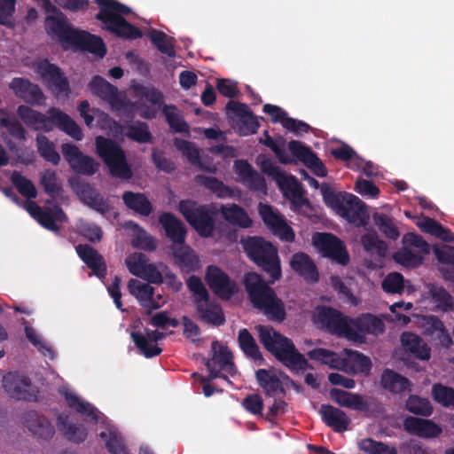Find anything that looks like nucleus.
Listing matches in <instances>:
<instances>
[{"label":"nucleus","mask_w":454,"mask_h":454,"mask_svg":"<svg viewBox=\"0 0 454 454\" xmlns=\"http://www.w3.org/2000/svg\"><path fill=\"white\" fill-rule=\"evenodd\" d=\"M330 396L338 405L363 412L369 418L381 415L385 411L383 403L374 397H364L340 388H332Z\"/></svg>","instance_id":"nucleus-7"},{"label":"nucleus","mask_w":454,"mask_h":454,"mask_svg":"<svg viewBox=\"0 0 454 454\" xmlns=\"http://www.w3.org/2000/svg\"><path fill=\"white\" fill-rule=\"evenodd\" d=\"M312 243L324 257L343 266L349 262V254L344 242L335 235L328 232H316L312 237Z\"/></svg>","instance_id":"nucleus-9"},{"label":"nucleus","mask_w":454,"mask_h":454,"mask_svg":"<svg viewBox=\"0 0 454 454\" xmlns=\"http://www.w3.org/2000/svg\"><path fill=\"white\" fill-rule=\"evenodd\" d=\"M67 220V215L60 206L55 205L52 207H48L42 212L36 221L45 229L59 231V226L56 222H64Z\"/></svg>","instance_id":"nucleus-44"},{"label":"nucleus","mask_w":454,"mask_h":454,"mask_svg":"<svg viewBox=\"0 0 454 454\" xmlns=\"http://www.w3.org/2000/svg\"><path fill=\"white\" fill-rule=\"evenodd\" d=\"M255 378L266 396L275 397L277 395L284 396L286 395V389L282 381L277 374L270 370H257L255 372Z\"/></svg>","instance_id":"nucleus-31"},{"label":"nucleus","mask_w":454,"mask_h":454,"mask_svg":"<svg viewBox=\"0 0 454 454\" xmlns=\"http://www.w3.org/2000/svg\"><path fill=\"white\" fill-rule=\"evenodd\" d=\"M25 424L34 435L45 441L51 439L55 434L54 426L46 417L36 411H29L26 414Z\"/></svg>","instance_id":"nucleus-29"},{"label":"nucleus","mask_w":454,"mask_h":454,"mask_svg":"<svg viewBox=\"0 0 454 454\" xmlns=\"http://www.w3.org/2000/svg\"><path fill=\"white\" fill-rule=\"evenodd\" d=\"M318 413L322 421L335 433H343L348 430L351 419L344 411L324 403L321 404Z\"/></svg>","instance_id":"nucleus-25"},{"label":"nucleus","mask_w":454,"mask_h":454,"mask_svg":"<svg viewBox=\"0 0 454 454\" xmlns=\"http://www.w3.org/2000/svg\"><path fill=\"white\" fill-rule=\"evenodd\" d=\"M219 212L225 221L241 228H249L253 222L246 210L237 204L221 205Z\"/></svg>","instance_id":"nucleus-36"},{"label":"nucleus","mask_w":454,"mask_h":454,"mask_svg":"<svg viewBox=\"0 0 454 454\" xmlns=\"http://www.w3.org/2000/svg\"><path fill=\"white\" fill-rule=\"evenodd\" d=\"M348 340L364 342L366 334L380 335L385 332L384 322L378 317L366 313L350 319Z\"/></svg>","instance_id":"nucleus-12"},{"label":"nucleus","mask_w":454,"mask_h":454,"mask_svg":"<svg viewBox=\"0 0 454 454\" xmlns=\"http://www.w3.org/2000/svg\"><path fill=\"white\" fill-rule=\"evenodd\" d=\"M39 70L43 80L56 97L69 96L71 93L69 82L58 66L45 62L40 65Z\"/></svg>","instance_id":"nucleus-15"},{"label":"nucleus","mask_w":454,"mask_h":454,"mask_svg":"<svg viewBox=\"0 0 454 454\" xmlns=\"http://www.w3.org/2000/svg\"><path fill=\"white\" fill-rule=\"evenodd\" d=\"M70 47L90 52L99 58L105 57L106 48L101 37L86 31H77Z\"/></svg>","instance_id":"nucleus-26"},{"label":"nucleus","mask_w":454,"mask_h":454,"mask_svg":"<svg viewBox=\"0 0 454 454\" xmlns=\"http://www.w3.org/2000/svg\"><path fill=\"white\" fill-rule=\"evenodd\" d=\"M358 447L361 451L366 454H398L395 446H390L372 438L363 439L358 443Z\"/></svg>","instance_id":"nucleus-53"},{"label":"nucleus","mask_w":454,"mask_h":454,"mask_svg":"<svg viewBox=\"0 0 454 454\" xmlns=\"http://www.w3.org/2000/svg\"><path fill=\"white\" fill-rule=\"evenodd\" d=\"M380 386L394 395L410 393L412 390V383L408 378L387 368L381 374Z\"/></svg>","instance_id":"nucleus-27"},{"label":"nucleus","mask_w":454,"mask_h":454,"mask_svg":"<svg viewBox=\"0 0 454 454\" xmlns=\"http://www.w3.org/2000/svg\"><path fill=\"white\" fill-rule=\"evenodd\" d=\"M58 427L67 440L75 443L82 442L87 438V430L83 427L69 422L67 415L58 416Z\"/></svg>","instance_id":"nucleus-40"},{"label":"nucleus","mask_w":454,"mask_h":454,"mask_svg":"<svg viewBox=\"0 0 454 454\" xmlns=\"http://www.w3.org/2000/svg\"><path fill=\"white\" fill-rule=\"evenodd\" d=\"M130 337L135 346L146 358L157 356L162 352V349L157 344L153 345L149 341L157 342L164 339L165 335L163 333L145 328V333L142 332H131Z\"/></svg>","instance_id":"nucleus-21"},{"label":"nucleus","mask_w":454,"mask_h":454,"mask_svg":"<svg viewBox=\"0 0 454 454\" xmlns=\"http://www.w3.org/2000/svg\"><path fill=\"white\" fill-rule=\"evenodd\" d=\"M205 280L212 292L222 300H230L238 291L236 282L215 265L207 267Z\"/></svg>","instance_id":"nucleus-13"},{"label":"nucleus","mask_w":454,"mask_h":454,"mask_svg":"<svg viewBox=\"0 0 454 454\" xmlns=\"http://www.w3.org/2000/svg\"><path fill=\"white\" fill-rule=\"evenodd\" d=\"M309 359L329 365L333 369L346 370L348 367L347 359H342L337 353L323 348H316L307 353Z\"/></svg>","instance_id":"nucleus-37"},{"label":"nucleus","mask_w":454,"mask_h":454,"mask_svg":"<svg viewBox=\"0 0 454 454\" xmlns=\"http://www.w3.org/2000/svg\"><path fill=\"white\" fill-rule=\"evenodd\" d=\"M149 38L152 43L161 52L168 57H174L176 51L173 44L168 39L167 35L156 29H153L149 32Z\"/></svg>","instance_id":"nucleus-62"},{"label":"nucleus","mask_w":454,"mask_h":454,"mask_svg":"<svg viewBox=\"0 0 454 454\" xmlns=\"http://www.w3.org/2000/svg\"><path fill=\"white\" fill-rule=\"evenodd\" d=\"M9 87L14 94L27 104L41 106L45 97L37 84L32 83L28 79L15 77Z\"/></svg>","instance_id":"nucleus-20"},{"label":"nucleus","mask_w":454,"mask_h":454,"mask_svg":"<svg viewBox=\"0 0 454 454\" xmlns=\"http://www.w3.org/2000/svg\"><path fill=\"white\" fill-rule=\"evenodd\" d=\"M213 356L211 359L205 361V365L209 372L211 380L223 378L227 380V376L221 375L220 370H226L229 372L234 369L235 365L232 361V354L226 346H223L218 340H214L211 344Z\"/></svg>","instance_id":"nucleus-14"},{"label":"nucleus","mask_w":454,"mask_h":454,"mask_svg":"<svg viewBox=\"0 0 454 454\" xmlns=\"http://www.w3.org/2000/svg\"><path fill=\"white\" fill-rule=\"evenodd\" d=\"M11 181L22 196L27 199H35L37 196V191L33 182L19 171L14 170L12 173Z\"/></svg>","instance_id":"nucleus-55"},{"label":"nucleus","mask_w":454,"mask_h":454,"mask_svg":"<svg viewBox=\"0 0 454 454\" xmlns=\"http://www.w3.org/2000/svg\"><path fill=\"white\" fill-rule=\"evenodd\" d=\"M138 94L140 96V99L138 101H142L146 103H150L151 106L149 107H155L157 111L163 104L164 97L163 94L154 87H145L142 86L138 90Z\"/></svg>","instance_id":"nucleus-64"},{"label":"nucleus","mask_w":454,"mask_h":454,"mask_svg":"<svg viewBox=\"0 0 454 454\" xmlns=\"http://www.w3.org/2000/svg\"><path fill=\"white\" fill-rule=\"evenodd\" d=\"M47 33L55 36L64 48H69L77 31L68 23L66 15H47L45 19Z\"/></svg>","instance_id":"nucleus-18"},{"label":"nucleus","mask_w":454,"mask_h":454,"mask_svg":"<svg viewBox=\"0 0 454 454\" xmlns=\"http://www.w3.org/2000/svg\"><path fill=\"white\" fill-rule=\"evenodd\" d=\"M265 139H260V143L263 144L275 153L278 160L283 164H291L294 160L286 153L285 150V141L280 138L279 141L273 139L267 130L264 131Z\"/></svg>","instance_id":"nucleus-57"},{"label":"nucleus","mask_w":454,"mask_h":454,"mask_svg":"<svg viewBox=\"0 0 454 454\" xmlns=\"http://www.w3.org/2000/svg\"><path fill=\"white\" fill-rule=\"evenodd\" d=\"M255 330L264 348L290 372L298 373L313 369L306 357L298 351L291 339L270 326L258 325L255 326Z\"/></svg>","instance_id":"nucleus-2"},{"label":"nucleus","mask_w":454,"mask_h":454,"mask_svg":"<svg viewBox=\"0 0 454 454\" xmlns=\"http://www.w3.org/2000/svg\"><path fill=\"white\" fill-rule=\"evenodd\" d=\"M240 244L249 260L271 278L270 284L281 278V262L276 246L261 236H247L241 239ZM244 286L253 307L262 311L269 320L283 322L286 319L284 301L260 274L254 271L246 273Z\"/></svg>","instance_id":"nucleus-1"},{"label":"nucleus","mask_w":454,"mask_h":454,"mask_svg":"<svg viewBox=\"0 0 454 454\" xmlns=\"http://www.w3.org/2000/svg\"><path fill=\"white\" fill-rule=\"evenodd\" d=\"M361 243L365 251L372 254H376L380 258H384L387 253V243L380 239L376 233L364 234L361 237Z\"/></svg>","instance_id":"nucleus-52"},{"label":"nucleus","mask_w":454,"mask_h":454,"mask_svg":"<svg viewBox=\"0 0 454 454\" xmlns=\"http://www.w3.org/2000/svg\"><path fill=\"white\" fill-rule=\"evenodd\" d=\"M403 429L410 434L429 439L439 436L442 429L433 420L409 416L403 420Z\"/></svg>","instance_id":"nucleus-22"},{"label":"nucleus","mask_w":454,"mask_h":454,"mask_svg":"<svg viewBox=\"0 0 454 454\" xmlns=\"http://www.w3.org/2000/svg\"><path fill=\"white\" fill-rule=\"evenodd\" d=\"M121 199L127 208L142 216H149L153 211V207L145 193L126 191Z\"/></svg>","instance_id":"nucleus-33"},{"label":"nucleus","mask_w":454,"mask_h":454,"mask_svg":"<svg viewBox=\"0 0 454 454\" xmlns=\"http://www.w3.org/2000/svg\"><path fill=\"white\" fill-rule=\"evenodd\" d=\"M321 193L323 200L328 207L336 209L338 212L340 210L347 198L346 194L348 192H339L337 193L332 187L326 184H323L321 186Z\"/></svg>","instance_id":"nucleus-60"},{"label":"nucleus","mask_w":454,"mask_h":454,"mask_svg":"<svg viewBox=\"0 0 454 454\" xmlns=\"http://www.w3.org/2000/svg\"><path fill=\"white\" fill-rule=\"evenodd\" d=\"M393 259L399 264L407 268H415L422 263V256L413 253L408 247H403L393 254Z\"/></svg>","instance_id":"nucleus-63"},{"label":"nucleus","mask_w":454,"mask_h":454,"mask_svg":"<svg viewBox=\"0 0 454 454\" xmlns=\"http://www.w3.org/2000/svg\"><path fill=\"white\" fill-rule=\"evenodd\" d=\"M66 401L67 405L86 417L87 421L97 424L99 420L98 410L90 403L81 400L76 395L67 393Z\"/></svg>","instance_id":"nucleus-42"},{"label":"nucleus","mask_w":454,"mask_h":454,"mask_svg":"<svg viewBox=\"0 0 454 454\" xmlns=\"http://www.w3.org/2000/svg\"><path fill=\"white\" fill-rule=\"evenodd\" d=\"M17 114L23 122L34 130L50 132L54 127H57L76 141H81L83 138L81 127L67 114L59 108L51 107L48 110L49 116H47L22 105L18 107Z\"/></svg>","instance_id":"nucleus-3"},{"label":"nucleus","mask_w":454,"mask_h":454,"mask_svg":"<svg viewBox=\"0 0 454 454\" xmlns=\"http://www.w3.org/2000/svg\"><path fill=\"white\" fill-rule=\"evenodd\" d=\"M238 342L240 349L247 357L254 361L263 362V357L259 347L254 338L247 328H242L239 331Z\"/></svg>","instance_id":"nucleus-43"},{"label":"nucleus","mask_w":454,"mask_h":454,"mask_svg":"<svg viewBox=\"0 0 454 454\" xmlns=\"http://www.w3.org/2000/svg\"><path fill=\"white\" fill-rule=\"evenodd\" d=\"M159 223L165 231L166 237L173 246L184 245L187 235L184 223L170 212H163L159 216Z\"/></svg>","instance_id":"nucleus-24"},{"label":"nucleus","mask_w":454,"mask_h":454,"mask_svg":"<svg viewBox=\"0 0 454 454\" xmlns=\"http://www.w3.org/2000/svg\"><path fill=\"white\" fill-rule=\"evenodd\" d=\"M348 367L343 370L346 372H369L372 369V362L370 358L359 351L346 349Z\"/></svg>","instance_id":"nucleus-46"},{"label":"nucleus","mask_w":454,"mask_h":454,"mask_svg":"<svg viewBox=\"0 0 454 454\" xmlns=\"http://www.w3.org/2000/svg\"><path fill=\"white\" fill-rule=\"evenodd\" d=\"M100 438L106 441V446L111 454H128L123 439L121 434L114 431L101 432Z\"/></svg>","instance_id":"nucleus-61"},{"label":"nucleus","mask_w":454,"mask_h":454,"mask_svg":"<svg viewBox=\"0 0 454 454\" xmlns=\"http://www.w3.org/2000/svg\"><path fill=\"white\" fill-rule=\"evenodd\" d=\"M196 310L200 319L215 326L223 325L225 323V317L222 308L215 302L197 301Z\"/></svg>","instance_id":"nucleus-34"},{"label":"nucleus","mask_w":454,"mask_h":454,"mask_svg":"<svg viewBox=\"0 0 454 454\" xmlns=\"http://www.w3.org/2000/svg\"><path fill=\"white\" fill-rule=\"evenodd\" d=\"M225 112L228 119L233 122L240 136L257 133L260 123L247 104L230 100L226 104Z\"/></svg>","instance_id":"nucleus-8"},{"label":"nucleus","mask_w":454,"mask_h":454,"mask_svg":"<svg viewBox=\"0 0 454 454\" xmlns=\"http://www.w3.org/2000/svg\"><path fill=\"white\" fill-rule=\"evenodd\" d=\"M419 226L422 231L440 239L442 241L449 243L454 242V233L433 218L425 217Z\"/></svg>","instance_id":"nucleus-45"},{"label":"nucleus","mask_w":454,"mask_h":454,"mask_svg":"<svg viewBox=\"0 0 454 454\" xmlns=\"http://www.w3.org/2000/svg\"><path fill=\"white\" fill-rule=\"evenodd\" d=\"M40 184L43 186L44 192L51 199L46 200L47 204L51 203L52 200L59 198L63 192L62 183L54 170H44L40 176Z\"/></svg>","instance_id":"nucleus-41"},{"label":"nucleus","mask_w":454,"mask_h":454,"mask_svg":"<svg viewBox=\"0 0 454 454\" xmlns=\"http://www.w3.org/2000/svg\"><path fill=\"white\" fill-rule=\"evenodd\" d=\"M434 252L440 262L453 266L451 269L442 268L441 271L444 279L454 282V247L435 248Z\"/></svg>","instance_id":"nucleus-54"},{"label":"nucleus","mask_w":454,"mask_h":454,"mask_svg":"<svg viewBox=\"0 0 454 454\" xmlns=\"http://www.w3.org/2000/svg\"><path fill=\"white\" fill-rule=\"evenodd\" d=\"M96 152L107 166L113 177L129 180L133 172L128 162L126 153L115 141L98 136L95 140Z\"/></svg>","instance_id":"nucleus-6"},{"label":"nucleus","mask_w":454,"mask_h":454,"mask_svg":"<svg viewBox=\"0 0 454 454\" xmlns=\"http://www.w3.org/2000/svg\"><path fill=\"white\" fill-rule=\"evenodd\" d=\"M36 147L39 154L47 161L53 165H58L60 160V156L56 150V146L44 135H37L35 138Z\"/></svg>","instance_id":"nucleus-47"},{"label":"nucleus","mask_w":454,"mask_h":454,"mask_svg":"<svg viewBox=\"0 0 454 454\" xmlns=\"http://www.w3.org/2000/svg\"><path fill=\"white\" fill-rule=\"evenodd\" d=\"M401 342L403 348L411 353L415 357L420 360H428L430 358V348L419 335L405 332L401 335Z\"/></svg>","instance_id":"nucleus-38"},{"label":"nucleus","mask_w":454,"mask_h":454,"mask_svg":"<svg viewBox=\"0 0 454 454\" xmlns=\"http://www.w3.org/2000/svg\"><path fill=\"white\" fill-rule=\"evenodd\" d=\"M178 211L186 222L202 238H210L215 230L217 211L211 206L199 204L192 200H183L178 203Z\"/></svg>","instance_id":"nucleus-5"},{"label":"nucleus","mask_w":454,"mask_h":454,"mask_svg":"<svg viewBox=\"0 0 454 454\" xmlns=\"http://www.w3.org/2000/svg\"><path fill=\"white\" fill-rule=\"evenodd\" d=\"M172 254L182 271L189 273L196 270L199 258L190 247L185 246V243L184 245L172 246Z\"/></svg>","instance_id":"nucleus-39"},{"label":"nucleus","mask_w":454,"mask_h":454,"mask_svg":"<svg viewBox=\"0 0 454 454\" xmlns=\"http://www.w3.org/2000/svg\"><path fill=\"white\" fill-rule=\"evenodd\" d=\"M3 387L10 397L17 400L30 401L35 397L28 377L16 372L4 376Z\"/></svg>","instance_id":"nucleus-16"},{"label":"nucleus","mask_w":454,"mask_h":454,"mask_svg":"<svg viewBox=\"0 0 454 454\" xmlns=\"http://www.w3.org/2000/svg\"><path fill=\"white\" fill-rule=\"evenodd\" d=\"M79 258L92 270L98 278L103 279L107 274V268L104 257L97 249L87 244H79L75 247Z\"/></svg>","instance_id":"nucleus-23"},{"label":"nucleus","mask_w":454,"mask_h":454,"mask_svg":"<svg viewBox=\"0 0 454 454\" xmlns=\"http://www.w3.org/2000/svg\"><path fill=\"white\" fill-rule=\"evenodd\" d=\"M94 2L99 7L96 19L102 22L103 28L121 38L133 40L142 37V31L123 18V15L131 13L129 7L117 0Z\"/></svg>","instance_id":"nucleus-4"},{"label":"nucleus","mask_w":454,"mask_h":454,"mask_svg":"<svg viewBox=\"0 0 454 454\" xmlns=\"http://www.w3.org/2000/svg\"><path fill=\"white\" fill-rule=\"evenodd\" d=\"M405 409L415 415L429 417L433 413V406L427 398L411 395L405 402Z\"/></svg>","instance_id":"nucleus-48"},{"label":"nucleus","mask_w":454,"mask_h":454,"mask_svg":"<svg viewBox=\"0 0 454 454\" xmlns=\"http://www.w3.org/2000/svg\"><path fill=\"white\" fill-rule=\"evenodd\" d=\"M72 188L83 204L100 213L101 215H106L111 210L108 200L105 199L89 183H72Z\"/></svg>","instance_id":"nucleus-19"},{"label":"nucleus","mask_w":454,"mask_h":454,"mask_svg":"<svg viewBox=\"0 0 454 454\" xmlns=\"http://www.w3.org/2000/svg\"><path fill=\"white\" fill-rule=\"evenodd\" d=\"M432 396L442 406L454 408V388L441 383L434 384L432 387Z\"/></svg>","instance_id":"nucleus-58"},{"label":"nucleus","mask_w":454,"mask_h":454,"mask_svg":"<svg viewBox=\"0 0 454 454\" xmlns=\"http://www.w3.org/2000/svg\"><path fill=\"white\" fill-rule=\"evenodd\" d=\"M264 171L278 178L279 185L282 189L288 191L294 199H301L303 196V189L297 178L293 176H286L278 166L270 164L264 167Z\"/></svg>","instance_id":"nucleus-35"},{"label":"nucleus","mask_w":454,"mask_h":454,"mask_svg":"<svg viewBox=\"0 0 454 454\" xmlns=\"http://www.w3.org/2000/svg\"><path fill=\"white\" fill-rule=\"evenodd\" d=\"M125 135L131 140L140 144L151 143L153 139L149 126L144 121H137L135 124L129 125Z\"/></svg>","instance_id":"nucleus-56"},{"label":"nucleus","mask_w":454,"mask_h":454,"mask_svg":"<svg viewBox=\"0 0 454 454\" xmlns=\"http://www.w3.org/2000/svg\"><path fill=\"white\" fill-rule=\"evenodd\" d=\"M375 225L387 239L396 240L400 232L393 222V219L383 213H374L372 215Z\"/></svg>","instance_id":"nucleus-50"},{"label":"nucleus","mask_w":454,"mask_h":454,"mask_svg":"<svg viewBox=\"0 0 454 454\" xmlns=\"http://www.w3.org/2000/svg\"><path fill=\"white\" fill-rule=\"evenodd\" d=\"M259 214L263 223L270 232L285 242H293L295 233L293 228L287 224L285 217L273 207L268 204L260 203L258 206Z\"/></svg>","instance_id":"nucleus-10"},{"label":"nucleus","mask_w":454,"mask_h":454,"mask_svg":"<svg viewBox=\"0 0 454 454\" xmlns=\"http://www.w3.org/2000/svg\"><path fill=\"white\" fill-rule=\"evenodd\" d=\"M430 294L439 309L444 312L453 310L452 296L444 287L433 286L430 289Z\"/></svg>","instance_id":"nucleus-59"},{"label":"nucleus","mask_w":454,"mask_h":454,"mask_svg":"<svg viewBox=\"0 0 454 454\" xmlns=\"http://www.w3.org/2000/svg\"><path fill=\"white\" fill-rule=\"evenodd\" d=\"M89 87L94 95L106 101L111 107H113L116 101L117 104L121 103V97L117 87L108 82L105 78L95 75L89 83Z\"/></svg>","instance_id":"nucleus-32"},{"label":"nucleus","mask_w":454,"mask_h":454,"mask_svg":"<svg viewBox=\"0 0 454 454\" xmlns=\"http://www.w3.org/2000/svg\"><path fill=\"white\" fill-rule=\"evenodd\" d=\"M113 110L121 112L124 116L132 119L136 114L140 117L147 120H152L157 116V109L155 107H149L147 104L142 101H129L121 98V103L114 105Z\"/></svg>","instance_id":"nucleus-28"},{"label":"nucleus","mask_w":454,"mask_h":454,"mask_svg":"<svg viewBox=\"0 0 454 454\" xmlns=\"http://www.w3.org/2000/svg\"><path fill=\"white\" fill-rule=\"evenodd\" d=\"M162 112L169 128L176 133H188L189 125L177 113V108L173 106H164Z\"/></svg>","instance_id":"nucleus-51"},{"label":"nucleus","mask_w":454,"mask_h":454,"mask_svg":"<svg viewBox=\"0 0 454 454\" xmlns=\"http://www.w3.org/2000/svg\"><path fill=\"white\" fill-rule=\"evenodd\" d=\"M290 266L294 271L307 281L317 282L319 279L317 268L306 253L298 252L294 254L290 260Z\"/></svg>","instance_id":"nucleus-30"},{"label":"nucleus","mask_w":454,"mask_h":454,"mask_svg":"<svg viewBox=\"0 0 454 454\" xmlns=\"http://www.w3.org/2000/svg\"><path fill=\"white\" fill-rule=\"evenodd\" d=\"M176 148L182 153V154L187 158L188 161L200 168H203V164L200 160V150L197 148L194 143L176 138L174 141Z\"/></svg>","instance_id":"nucleus-49"},{"label":"nucleus","mask_w":454,"mask_h":454,"mask_svg":"<svg viewBox=\"0 0 454 454\" xmlns=\"http://www.w3.org/2000/svg\"><path fill=\"white\" fill-rule=\"evenodd\" d=\"M317 319L321 325L332 334L339 337L348 338L350 319L340 310L329 307L320 306L317 308Z\"/></svg>","instance_id":"nucleus-11"},{"label":"nucleus","mask_w":454,"mask_h":454,"mask_svg":"<svg viewBox=\"0 0 454 454\" xmlns=\"http://www.w3.org/2000/svg\"><path fill=\"white\" fill-rule=\"evenodd\" d=\"M347 200L341 207L339 214L348 223L356 227H365L370 219L367 207L357 196L346 194Z\"/></svg>","instance_id":"nucleus-17"}]
</instances>
